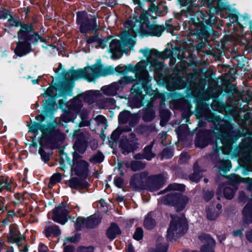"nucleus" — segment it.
Instances as JSON below:
<instances>
[{"label":"nucleus","instance_id":"obj_1","mask_svg":"<svg viewBox=\"0 0 252 252\" xmlns=\"http://www.w3.org/2000/svg\"><path fill=\"white\" fill-rule=\"evenodd\" d=\"M220 124L217 128L199 129L196 133L194 145L196 147L204 148L209 145H215L216 151L219 152L222 150V146H219L221 143L223 146L229 147L235 143L241 136L242 133L239 129H234V124H227V126Z\"/></svg>","mask_w":252,"mask_h":252},{"label":"nucleus","instance_id":"obj_2","mask_svg":"<svg viewBox=\"0 0 252 252\" xmlns=\"http://www.w3.org/2000/svg\"><path fill=\"white\" fill-rule=\"evenodd\" d=\"M181 15L188 17L189 29H194V34L197 39L201 41H208V38L216 35L213 27L217 24L218 19L214 13H208L207 10L199 11L195 14L189 8L181 10Z\"/></svg>","mask_w":252,"mask_h":252},{"label":"nucleus","instance_id":"obj_3","mask_svg":"<svg viewBox=\"0 0 252 252\" xmlns=\"http://www.w3.org/2000/svg\"><path fill=\"white\" fill-rule=\"evenodd\" d=\"M103 67V65L101 63V60H99L96 63L83 68L75 70L72 67L70 71L74 80L83 78L88 82H92L102 76Z\"/></svg>","mask_w":252,"mask_h":252},{"label":"nucleus","instance_id":"obj_4","mask_svg":"<svg viewBox=\"0 0 252 252\" xmlns=\"http://www.w3.org/2000/svg\"><path fill=\"white\" fill-rule=\"evenodd\" d=\"M39 41L47 43L46 38L40 34L38 32L35 31L33 24L15 54L19 57L28 55L33 51L32 45L36 46Z\"/></svg>","mask_w":252,"mask_h":252},{"label":"nucleus","instance_id":"obj_5","mask_svg":"<svg viewBox=\"0 0 252 252\" xmlns=\"http://www.w3.org/2000/svg\"><path fill=\"white\" fill-rule=\"evenodd\" d=\"M196 115L197 117L204 118L205 121L211 123L213 127L217 129L220 124H223L222 126H227V124H233L230 121L225 119L220 115H217L211 112L209 105L205 102H200L196 104L195 107Z\"/></svg>","mask_w":252,"mask_h":252},{"label":"nucleus","instance_id":"obj_6","mask_svg":"<svg viewBox=\"0 0 252 252\" xmlns=\"http://www.w3.org/2000/svg\"><path fill=\"white\" fill-rule=\"evenodd\" d=\"M76 24L79 26V32L82 34H86L89 31L97 32L99 29L96 17L93 16L90 18L85 10L76 12Z\"/></svg>","mask_w":252,"mask_h":252},{"label":"nucleus","instance_id":"obj_7","mask_svg":"<svg viewBox=\"0 0 252 252\" xmlns=\"http://www.w3.org/2000/svg\"><path fill=\"white\" fill-rule=\"evenodd\" d=\"M33 24L32 22L25 23L22 22L19 19L15 18L12 14L10 15V18L8 19L7 23L4 24V26L7 27L9 29L14 27H20L17 32L18 41L16 44V47L14 52L15 54L20 47L22 41H23L25 36L29 32Z\"/></svg>","mask_w":252,"mask_h":252},{"label":"nucleus","instance_id":"obj_8","mask_svg":"<svg viewBox=\"0 0 252 252\" xmlns=\"http://www.w3.org/2000/svg\"><path fill=\"white\" fill-rule=\"evenodd\" d=\"M70 167L71 176L87 178L89 174V163L82 158H66Z\"/></svg>","mask_w":252,"mask_h":252},{"label":"nucleus","instance_id":"obj_9","mask_svg":"<svg viewBox=\"0 0 252 252\" xmlns=\"http://www.w3.org/2000/svg\"><path fill=\"white\" fill-rule=\"evenodd\" d=\"M172 220L167 230V239L172 240L178 235L183 234L187 230L186 220L183 217H178L171 215Z\"/></svg>","mask_w":252,"mask_h":252},{"label":"nucleus","instance_id":"obj_10","mask_svg":"<svg viewBox=\"0 0 252 252\" xmlns=\"http://www.w3.org/2000/svg\"><path fill=\"white\" fill-rule=\"evenodd\" d=\"M72 138L74 139L73 148L75 152L73 154V158H83L79 154H83L88 146V142L84 133L79 129L75 130Z\"/></svg>","mask_w":252,"mask_h":252},{"label":"nucleus","instance_id":"obj_11","mask_svg":"<svg viewBox=\"0 0 252 252\" xmlns=\"http://www.w3.org/2000/svg\"><path fill=\"white\" fill-rule=\"evenodd\" d=\"M64 139V134L59 129H56L55 126L47 133H43L42 134L40 142L44 143L51 149L57 147L59 143Z\"/></svg>","mask_w":252,"mask_h":252},{"label":"nucleus","instance_id":"obj_12","mask_svg":"<svg viewBox=\"0 0 252 252\" xmlns=\"http://www.w3.org/2000/svg\"><path fill=\"white\" fill-rule=\"evenodd\" d=\"M189 198L181 193H172L166 195L163 199L165 204L173 206L177 211H182L189 201Z\"/></svg>","mask_w":252,"mask_h":252},{"label":"nucleus","instance_id":"obj_13","mask_svg":"<svg viewBox=\"0 0 252 252\" xmlns=\"http://www.w3.org/2000/svg\"><path fill=\"white\" fill-rule=\"evenodd\" d=\"M135 82L142 87L146 95L151 96L150 101H154L156 99L160 97V94L159 91L158 89L155 91L153 90L151 85H149L148 73L138 75L136 77Z\"/></svg>","mask_w":252,"mask_h":252},{"label":"nucleus","instance_id":"obj_14","mask_svg":"<svg viewBox=\"0 0 252 252\" xmlns=\"http://www.w3.org/2000/svg\"><path fill=\"white\" fill-rule=\"evenodd\" d=\"M63 77L65 80V82L62 84L59 88V95L65 97L66 95H71L74 87V80L73 79L70 70L66 71L63 70L62 73Z\"/></svg>","mask_w":252,"mask_h":252},{"label":"nucleus","instance_id":"obj_15","mask_svg":"<svg viewBox=\"0 0 252 252\" xmlns=\"http://www.w3.org/2000/svg\"><path fill=\"white\" fill-rule=\"evenodd\" d=\"M56 90L54 86H50L46 90L45 92L49 95L47 99L44 101L43 106H44V111L47 113H52L53 110H56L55 106L56 105L57 96L54 94V92Z\"/></svg>","mask_w":252,"mask_h":252},{"label":"nucleus","instance_id":"obj_16","mask_svg":"<svg viewBox=\"0 0 252 252\" xmlns=\"http://www.w3.org/2000/svg\"><path fill=\"white\" fill-rule=\"evenodd\" d=\"M148 175V173L146 171L134 174L130 178L129 182L130 188L134 190L143 189L145 187L144 179Z\"/></svg>","mask_w":252,"mask_h":252},{"label":"nucleus","instance_id":"obj_17","mask_svg":"<svg viewBox=\"0 0 252 252\" xmlns=\"http://www.w3.org/2000/svg\"><path fill=\"white\" fill-rule=\"evenodd\" d=\"M165 179L162 175L150 176L147 182V189L151 191H156L160 189L165 184Z\"/></svg>","mask_w":252,"mask_h":252},{"label":"nucleus","instance_id":"obj_18","mask_svg":"<svg viewBox=\"0 0 252 252\" xmlns=\"http://www.w3.org/2000/svg\"><path fill=\"white\" fill-rule=\"evenodd\" d=\"M68 212L65 207L60 204L53 210L52 219L54 221L64 224L67 220Z\"/></svg>","mask_w":252,"mask_h":252},{"label":"nucleus","instance_id":"obj_19","mask_svg":"<svg viewBox=\"0 0 252 252\" xmlns=\"http://www.w3.org/2000/svg\"><path fill=\"white\" fill-rule=\"evenodd\" d=\"M142 89L143 88L142 87L138 85L136 82L134 83L131 89V93L134 95V101H140V104L137 105L136 107L139 108L142 106L144 103L146 102L147 103H153L154 101H150V98L148 99L146 98V96L147 95L146 94H142Z\"/></svg>","mask_w":252,"mask_h":252},{"label":"nucleus","instance_id":"obj_20","mask_svg":"<svg viewBox=\"0 0 252 252\" xmlns=\"http://www.w3.org/2000/svg\"><path fill=\"white\" fill-rule=\"evenodd\" d=\"M123 47L120 40L114 39H113L109 45V52L111 54V58L117 60L122 56V49Z\"/></svg>","mask_w":252,"mask_h":252},{"label":"nucleus","instance_id":"obj_21","mask_svg":"<svg viewBox=\"0 0 252 252\" xmlns=\"http://www.w3.org/2000/svg\"><path fill=\"white\" fill-rule=\"evenodd\" d=\"M147 30H143L142 33L146 36L160 37L165 31L163 25L149 24L146 26Z\"/></svg>","mask_w":252,"mask_h":252},{"label":"nucleus","instance_id":"obj_22","mask_svg":"<svg viewBox=\"0 0 252 252\" xmlns=\"http://www.w3.org/2000/svg\"><path fill=\"white\" fill-rule=\"evenodd\" d=\"M87 178L71 177L66 182L68 186L72 189H81L86 188L88 186V183L86 181Z\"/></svg>","mask_w":252,"mask_h":252},{"label":"nucleus","instance_id":"obj_23","mask_svg":"<svg viewBox=\"0 0 252 252\" xmlns=\"http://www.w3.org/2000/svg\"><path fill=\"white\" fill-rule=\"evenodd\" d=\"M138 143L132 140L129 141L128 139L121 140L120 143V146L125 155L134 153L138 148Z\"/></svg>","mask_w":252,"mask_h":252},{"label":"nucleus","instance_id":"obj_24","mask_svg":"<svg viewBox=\"0 0 252 252\" xmlns=\"http://www.w3.org/2000/svg\"><path fill=\"white\" fill-rule=\"evenodd\" d=\"M150 65L154 67L155 74L158 77L160 80H163L165 76L163 67L164 63L159 62L157 59H153L150 62Z\"/></svg>","mask_w":252,"mask_h":252},{"label":"nucleus","instance_id":"obj_25","mask_svg":"<svg viewBox=\"0 0 252 252\" xmlns=\"http://www.w3.org/2000/svg\"><path fill=\"white\" fill-rule=\"evenodd\" d=\"M168 45H170L172 50L168 47H166L163 52H159L157 50L154 51L156 54H154V56L161 59L162 60L167 59L170 58L173 55V51H179L180 48L175 46L173 47V45L171 43H168Z\"/></svg>","mask_w":252,"mask_h":252},{"label":"nucleus","instance_id":"obj_26","mask_svg":"<svg viewBox=\"0 0 252 252\" xmlns=\"http://www.w3.org/2000/svg\"><path fill=\"white\" fill-rule=\"evenodd\" d=\"M144 109L143 115L142 116V120L145 122H152L155 118V112L153 109V104L148 103Z\"/></svg>","mask_w":252,"mask_h":252},{"label":"nucleus","instance_id":"obj_27","mask_svg":"<svg viewBox=\"0 0 252 252\" xmlns=\"http://www.w3.org/2000/svg\"><path fill=\"white\" fill-rule=\"evenodd\" d=\"M83 106V104L81 99L78 97H74L69 101V104L67 105V108H69L70 110L77 114H79Z\"/></svg>","mask_w":252,"mask_h":252},{"label":"nucleus","instance_id":"obj_28","mask_svg":"<svg viewBox=\"0 0 252 252\" xmlns=\"http://www.w3.org/2000/svg\"><path fill=\"white\" fill-rule=\"evenodd\" d=\"M79 96L81 97L85 102L89 104H93L95 102L97 95L94 91L90 90L80 94Z\"/></svg>","mask_w":252,"mask_h":252},{"label":"nucleus","instance_id":"obj_29","mask_svg":"<svg viewBox=\"0 0 252 252\" xmlns=\"http://www.w3.org/2000/svg\"><path fill=\"white\" fill-rule=\"evenodd\" d=\"M120 86L118 84V82H113L110 85L102 88V90L103 93L105 95L114 96L118 94V92L120 91L121 89Z\"/></svg>","mask_w":252,"mask_h":252},{"label":"nucleus","instance_id":"obj_30","mask_svg":"<svg viewBox=\"0 0 252 252\" xmlns=\"http://www.w3.org/2000/svg\"><path fill=\"white\" fill-rule=\"evenodd\" d=\"M15 188V185L11 180L8 181L7 178L0 177V192L3 189L13 191V189Z\"/></svg>","mask_w":252,"mask_h":252},{"label":"nucleus","instance_id":"obj_31","mask_svg":"<svg viewBox=\"0 0 252 252\" xmlns=\"http://www.w3.org/2000/svg\"><path fill=\"white\" fill-rule=\"evenodd\" d=\"M44 233L47 237L58 236L61 234V230L58 226L53 224L45 226Z\"/></svg>","mask_w":252,"mask_h":252},{"label":"nucleus","instance_id":"obj_32","mask_svg":"<svg viewBox=\"0 0 252 252\" xmlns=\"http://www.w3.org/2000/svg\"><path fill=\"white\" fill-rule=\"evenodd\" d=\"M12 240L16 243L19 247V251L21 252H27L28 248L27 245H24L23 249H22V245L25 242V237L22 235H13L11 236Z\"/></svg>","mask_w":252,"mask_h":252},{"label":"nucleus","instance_id":"obj_33","mask_svg":"<svg viewBox=\"0 0 252 252\" xmlns=\"http://www.w3.org/2000/svg\"><path fill=\"white\" fill-rule=\"evenodd\" d=\"M236 186L233 184L226 185L223 189L224 197L227 199H231L237 190Z\"/></svg>","mask_w":252,"mask_h":252},{"label":"nucleus","instance_id":"obj_34","mask_svg":"<svg viewBox=\"0 0 252 252\" xmlns=\"http://www.w3.org/2000/svg\"><path fill=\"white\" fill-rule=\"evenodd\" d=\"M244 221L250 223L252 222V203H248L243 210Z\"/></svg>","mask_w":252,"mask_h":252},{"label":"nucleus","instance_id":"obj_35","mask_svg":"<svg viewBox=\"0 0 252 252\" xmlns=\"http://www.w3.org/2000/svg\"><path fill=\"white\" fill-rule=\"evenodd\" d=\"M218 166L220 174H225L231 168V163L228 159L224 160L219 158Z\"/></svg>","mask_w":252,"mask_h":252},{"label":"nucleus","instance_id":"obj_36","mask_svg":"<svg viewBox=\"0 0 252 252\" xmlns=\"http://www.w3.org/2000/svg\"><path fill=\"white\" fill-rule=\"evenodd\" d=\"M121 234V230L116 223H112L108 229L107 235L109 239L113 240L117 235Z\"/></svg>","mask_w":252,"mask_h":252},{"label":"nucleus","instance_id":"obj_37","mask_svg":"<svg viewBox=\"0 0 252 252\" xmlns=\"http://www.w3.org/2000/svg\"><path fill=\"white\" fill-rule=\"evenodd\" d=\"M172 83L175 88L180 90L186 87V83L182 76L178 75L172 78Z\"/></svg>","mask_w":252,"mask_h":252},{"label":"nucleus","instance_id":"obj_38","mask_svg":"<svg viewBox=\"0 0 252 252\" xmlns=\"http://www.w3.org/2000/svg\"><path fill=\"white\" fill-rule=\"evenodd\" d=\"M126 167H130L131 169L133 171L143 169L145 168L146 164L139 160H134L131 161L130 164L126 163Z\"/></svg>","mask_w":252,"mask_h":252},{"label":"nucleus","instance_id":"obj_39","mask_svg":"<svg viewBox=\"0 0 252 252\" xmlns=\"http://www.w3.org/2000/svg\"><path fill=\"white\" fill-rule=\"evenodd\" d=\"M144 226L148 230L153 229L156 225L155 220L152 217V214H148L145 217L144 220Z\"/></svg>","mask_w":252,"mask_h":252},{"label":"nucleus","instance_id":"obj_40","mask_svg":"<svg viewBox=\"0 0 252 252\" xmlns=\"http://www.w3.org/2000/svg\"><path fill=\"white\" fill-rule=\"evenodd\" d=\"M100 222V219L95 216H92L86 219V227L93 228Z\"/></svg>","mask_w":252,"mask_h":252},{"label":"nucleus","instance_id":"obj_41","mask_svg":"<svg viewBox=\"0 0 252 252\" xmlns=\"http://www.w3.org/2000/svg\"><path fill=\"white\" fill-rule=\"evenodd\" d=\"M202 172L199 170L198 163L195 162L193 166V173L189 176L190 180L195 182H198L202 177Z\"/></svg>","mask_w":252,"mask_h":252},{"label":"nucleus","instance_id":"obj_42","mask_svg":"<svg viewBox=\"0 0 252 252\" xmlns=\"http://www.w3.org/2000/svg\"><path fill=\"white\" fill-rule=\"evenodd\" d=\"M155 141H152L149 145H146L143 149V158H155L156 154L153 152V148Z\"/></svg>","mask_w":252,"mask_h":252},{"label":"nucleus","instance_id":"obj_43","mask_svg":"<svg viewBox=\"0 0 252 252\" xmlns=\"http://www.w3.org/2000/svg\"><path fill=\"white\" fill-rule=\"evenodd\" d=\"M221 211H217L214 207H208L206 209V217L210 220H215L220 215Z\"/></svg>","mask_w":252,"mask_h":252},{"label":"nucleus","instance_id":"obj_44","mask_svg":"<svg viewBox=\"0 0 252 252\" xmlns=\"http://www.w3.org/2000/svg\"><path fill=\"white\" fill-rule=\"evenodd\" d=\"M131 113L128 111L125 110L121 112L118 115V122L119 124L124 125L128 122Z\"/></svg>","mask_w":252,"mask_h":252},{"label":"nucleus","instance_id":"obj_45","mask_svg":"<svg viewBox=\"0 0 252 252\" xmlns=\"http://www.w3.org/2000/svg\"><path fill=\"white\" fill-rule=\"evenodd\" d=\"M78 114H79L76 113V112L67 108V109L64 110V115L63 118V121L65 122H73L75 120Z\"/></svg>","mask_w":252,"mask_h":252},{"label":"nucleus","instance_id":"obj_46","mask_svg":"<svg viewBox=\"0 0 252 252\" xmlns=\"http://www.w3.org/2000/svg\"><path fill=\"white\" fill-rule=\"evenodd\" d=\"M185 189V186L183 184H171L168 186L167 188L163 191L159 192L158 194L164 193L166 191L173 190H180L184 191Z\"/></svg>","mask_w":252,"mask_h":252},{"label":"nucleus","instance_id":"obj_47","mask_svg":"<svg viewBox=\"0 0 252 252\" xmlns=\"http://www.w3.org/2000/svg\"><path fill=\"white\" fill-rule=\"evenodd\" d=\"M198 238L202 243H206L204 245L215 246V241L209 234H202Z\"/></svg>","mask_w":252,"mask_h":252},{"label":"nucleus","instance_id":"obj_48","mask_svg":"<svg viewBox=\"0 0 252 252\" xmlns=\"http://www.w3.org/2000/svg\"><path fill=\"white\" fill-rule=\"evenodd\" d=\"M118 84L120 86L121 89H123L126 85L135 82V79L132 76H124L121 79L118 81Z\"/></svg>","mask_w":252,"mask_h":252},{"label":"nucleus","instance_id":"obj_49","mask_svg":"<svg viewBox=\"0 0 252 252\" xmlns=\"http://www.w3.org/2000/svg\"><path fill=\"white\" fill-rule=\"evenodd\" d=\"M122 40L126 43L130 48L133 47L135 42L131 38V35L128 32H125L123 35L121 37Z\"/></svg>","mask_w":252,"mask_h":252},{"label":"nucleus","instance_id":"obj_50","mask_svg":"<svg viewBox=\"0 0 252 252\" xmlns=\"http://www.w3.org/2000/svg\"><path fill=\"white\" fill-rule=\"evenodd\" d=\"M145 61L142 60L137 63L135 65V70L136 71V77L138 75H142L145 73L144 71L146 69V65H145Z\"/></svg>","mask_w":252,"mask_h":252},{"label":"nucleus","instance_id":"obj_51","mask_svg":"<svg viewBox=\"0 0 252 252\" xmlns=\"http://www.w3.org/2000/svg\"><path fill=\"white\" fill-rule=\"evenodd\" d=\"M232 62L233 66L236 68L242 69L245 66L243 58L240 55L234 57L232 60Z\"/></svg>","mask_w":252,"mask_h":252},{"label":"nucleus","instance_id":"obj_52","mask_svg":"<svg viewBox=\"0 0 252 252\" xmlns=\"http://www.w3.org/2000/svg\"><path fill=\"white\" fill-rule=\"evenodd\" d=\"M140 115L138 113L131 114L128 121V125L130 127H134L139 122Z\"/></svg>","mask_w":252,"mask_h":252},{"label":"nucleus","instance_id":"obj_53","mask_svg":"<svg viewBox=\"0 0 252 252\" xmlns=\"http://www.w3.org/2000/svg\"><path fill=\"white\" fill-rule=\"evenodd\" d=\"M223 105L224 104L222 101L213 99L211 106L213 111L220 112L222 110Z\"/></svg>","mask_w":252,"mask_h":252},{"label":"nucleus","instance_id":"obj_54","mask_svg":"<svg viewBox=\"0 0 252 252\" xmlns=\"http://www.w3.org/2000/svg\"><path fill=\"white\" fill-rule=\"evenodd\" d=\"M62 179V176L60 173L54 174L50 178V182L48 184V187L50 188L53 187L57 183H59Z\"/></svg>","mask_w":252,"mask_h":252},{"label":"nucleus","instance_id":"obj_55","mask_svg":"<svg viewBox=\"0 0 252 252\" xmlns=\"http://www.w3.org/2000/svg\"><path fill=\"white\" fill-rule=\"evenodd\" d=\"M43 110L42 111L43 115L42 114H37L35 116V120L37 121V123H42L43 122L47 117H51L53 115L55 110H53V113L51 114L50 113H47V114L45 113L44 111V106H43Z\"/></svg>","mask_w":252,"mask_h":252},{"label":"nucleus","instance_id":"obj_56","mask_svg":"<svg viewBox=\"0 0 252 252\" xmlns=\"http://www.w3.org/2000/svg\"><path fill=\"white\" fill-rule=\"evenodd\" d=\"M55 126L51 122L49 123L48 125L42 124V123H39L38 130H40L42 132V134H43V133H47L48 131H49Z\"/></svg>","mask_w":252,"mask_h":252},{"label":"nucleus","instance_id":"obj_57","mask_svg":"<svg viewBox=\"0 0 252 252\" xmlns=\"http://www.w3.org/2000/svg\"><path fill=\"white\" fill-rule=\"evenodd\" d=\"M75 228L77 230H80L81 228L86 227V219L82 217H78L75 222Z\"/></svg>","mask_w":252,"mask_h":252},{"label":"nucleus","instance_id":"obj_58","mask_svg":"<svg viewBox=\"0 0 252 252\" xmlns=\"http://www.w3.org/2000/svg\"><path fill=\"white\" fill-rule=\"evenodd\" d=\"M237 91V87L236 85L232 83L229 84L224 89V92L227 94H232L236 93Z\"/></svg>","mask_w":252,"mask_h":252},{"label":"nucleus","instance_id":"obj_59","mask_svg":"<svg viewBox=\"0 0 252 252\" xmlns=\"http://www.w3.org/2000/svg\"><path fill=\"white\" fill-rule=\"evenodd\" d=\"M27 126L29 127V131L36 135L38 133L39 129V123L33 122L31 125L28 124Z\"/></svg>","mask_w":252,"mask_h":252},{"label":"nucleus","instance_id":"obj_60","mask_svg":"<svg viewBox=\"0 0 252 252\" xmlns=\"http://www.w3.org/2000/svg\"><path fill=\"white\" fill-rule=\"evenodd\" d=\"M111 36H108L107 37H104L103 39L99 37L97 43L98 45L95 46L96 48L100 47L102 49H104L106 46V43L111 39Z\"/></svg>","mask_w":252,"mask_h":252},{"label":"nucleus","instance_id":"obj_61","mask_svg":"<svg viewBox=\"0 0 252 252\" xmlns=\"http://www.w3.org/2000/svg\"><path fill=\"white\" fill-rule=\"evenodd\" d=\"M149 16L150 15L149 12L147 11H144L140 14L139 19L140 21L145 23L147 26L150 24Z\"/></svg>","mask_w":252,"mask_h":252},{"label":"nucleus","instance_id":"obj_62","mask_svg":"<svg viewBox=\"0 0 252 252\" xmlns=\"http://www.w3.org/2000/svg\"><path fill=\"white\" fill-rule=\"evenodd\" d=\"M122 130L120 128L118 127L115 129L111 135V139L113 142H117L122 133Z\"/></svg>","mask_w":252,"mask_h":252},{"label":"nucleus","instance_id":"obj_63","mask_svg":"<svg viewBox=\"0 0 252 252\" xmlns=\"http://www.w3.org/2000/svg\"><path fill=\"white\" fill-rule=\"evenodd\" d=\"M167 250V246L164 244H159L156 246L155 249H152L150 252H166Z\"/></svg>","mask_w":252,"mask_h":252},{"label":"nucleus","instance_id":"obj_64","mask_svg":"<svg viewBox=\"0 0 252 252\" xmlns=\"http://www.w3.org/2000/svg\"><path fill=\"white\" fill-rule=\"evenodd\" d=\"M77 252H94V248L92 246H80L77 247Z\"/></svg>","mask_w":252,"mask_h":252}]
</instances>
